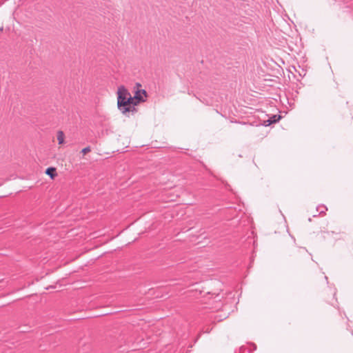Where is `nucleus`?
<instances>
[{
  "label": "nucleus",
  "mask_w": 353,
  "mask_h": 353,
  "mask_svg": "<svg viewBox=\"0 0 353 353\" xmlns=\"http://www.w3.org/2000/svg\"><path fill=\"white\" fill-rule=\"evenodd\" d=\"M46 174L53 179L57 176L56 169L52 167L48 168Z\"/></svg>",
  "instance_id": "39448f33"
},
{
  "label": "nucleus",
  "mask_w": 353,
  "mask_h": 353,
  "mask_svg": "<svg viewBox=\"0 0 353 353\" xmlns=\"http://www.w3.org/2000/svg\"><path fill=\"white\" fill-rule=\"evenodd\" d=\"M327 210V208L324 205H319L316 208V211L319 212V214H325V211Z\"/></svg>",
  "instance_id": "0eeeda50"
},
{
  "label": "nucleus",
  "mask_w": 353,
  "mask_h": 353,
  "mask_svg": "<svg viewBox=\"0 0 353 353\" xmlns=\"http://www.w3.org/2000/svg\"><path fill=\"white\" fill-rule=\"evenodd\" d=\"M139 104L138 101L134 99V97H132L130 93L128 92V96L127 97L126 101V107L130 108V113H135L137 112L136 105Z\"/></svg>",
  "instance_id": "f03ea898"
},
{
  "label": "nucleus",
  "mask_w": 353,
  "mask_h": 353,
  "mask_svg": "<svg viewBox=\"0 0 353 353\" xmlns=\"http://www.w3.org/2000/svg\"><path fill=\"white\" fill-rule=\"evenodd\" d=\"M90 151H91V148H90V146H88V147H86V148H83V149L81 150V153H82L83 154H87L88 152H90Z\"/></svg>",
  "instance_id": "6e6552de"
},
{
  "label": "nucleus",
  "mask_w": 353,
  "mask_h": 353,
  "mask_svg": "<svg viewBox=\"0 0 353 353\" xmlns=\"http://www.w3.org/2000/svg\"><path fill=\"white\" fill-rule=\"evenodd\" d=\"M143 97H147V92L145 90H138L135 92L134 95V99H136L138 103L144 102L145 99Z\"/></svg>",
  "instance_id": "7ed1b4c3"
},
{
  "label": "nucleus",
  "mask_w": 353,
  "mask_h": 353,
  "mask_svg": "<svg viewBox=\"0 0 353 353\" xmlns=\"http://www.w3.org/2000/svg\"><path fill=\"white\" fill-rule=\"evenodd\" d=\"M281 118V115L274 114L271 117H270L268 120L263 121V125L265 126H268L272 123H275L278 122Z\"/></svg>",
  "instance_id": "20e7f679"
},
{
  "label": "nucleus",
  "mask_w": 353,
  "mask_h": 353,
  "mask_svg": "<svg viewBox=\"0 0 353 353\" xmlns=\"http://www.w3.org/2000/svg\"><path fill=\"white\" fill-rule=\"evenodd\" d=\"M136 85H137V87H141V85L139 83H137L136 84Z\"/></svg>",
  "instance_id": "1a4fd4ad"
},
{
  "label": "nucleus",
  "mask_w": 353,
  "mask_h": 353,
  "mask_svg": "<svg viewBox=\"0 0 353 353\" xmlns=\"http://www.w3.org/2000/svg\"><path fill=\"white\" fill-rule=\"evenodd\" d=\"M117 108L125 116H130V108L126 107V101L128 96V90L124 85H120L117 90Z\"/></svg>",
  "instance_id": "f257e3e1"
},
{
  "label": "nucleus",
  "mask_w": 353,
  "mask_h": 353,
  "mask_svg": "<svg viewBox=\"0 0 353 353\" xmlns=\"http://www.w3.org/2000/svg\"><path fill=\"white\" fill-rule=\"evenodd\" d=\"M3 30V27L0 28V30Z\"/></svg>",
  "instance_id": "9d476101"
},
{
  "label": "nucleus",
  "mask_w": 353,
  "mask_h": 353,
  "mask_svg": "<svg viewBox=\"0 0 353 353\" xmlns=\"http://www.w3.org/2000/svg\"><path fill=\"white\" fill-rule=\"evenodd\" d=\"M57 140L59 142V144L63 143L64 141V134L62 131H59L57 132Z\"/></svg>",
  "instance_id": "423d86ee"
}]
</instances>
